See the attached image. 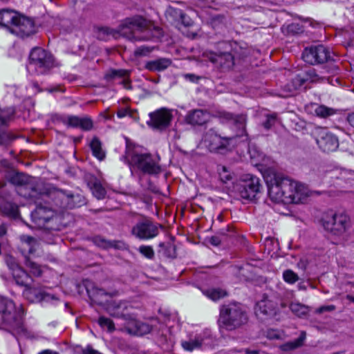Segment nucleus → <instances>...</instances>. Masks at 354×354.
<instances>
[{
    "label": "nucleus",
    "instance_id": "obj_1",
    "mask_svg": "<svg viewBox=\"0 0 354 354\" xmlns=\"http://www.w3.org/2000/svg\"><path fill=\"white\" fill-rule=\"evenodd\" d=\"M271 201L277 203H300L307 198L306 187L296 181L276 172L265 176Z\"/></svg>",
    "mask_w": 354,
    "mask_h": 354
},
{
    "label": "nucleus",
    "instance_id": "obj_2",
    "mask_svg": "<svg viewBox=\"0 0 354 354\" xmlns=\"http://www.w3.org/2000/svg\"><path fill=\"white\" fill-rule=\"evenodd\" d=\"M117 33L129 39L149 40L162 35V29L140 16L124 20Z\"/></svg>",
    "mask_w": 354,
    "mask_h": 354
},
{
    "label": "nucleus",
    "instance_id": "obj_3",
    "mask_svg": "<svg viewBox=\"0 0 354 354\" xmlns=\"http://www.w3.org/2000/svg\"><path fill=\"white\" fill-rule=\"evenodd\" d=\"M248 322V312L241 303L230 301L220 306L217 322L220 329L233 331L243 328Z\"/></svg>",
    "mask_w": 354,
    "mask_h": 354
},
{
    "label": "nucleus",
    "instance_id": "obj_4",
    "mask_svg": "<svg viewBox=\"0 0 354 354\" xmlns=\"http://www.w3.org/2000/svg\"><path fill=\"white\" fill-rule=\"evenodd\" d=\"M126 308V304L122 301H111L107 304L106 307L108 312L111 316L124 317L125 322L124 324V326L120 328V330L134 335H144L150 333L151 330V327L150 325L130 317H124L122 312L118 311L120 309L124 310Z\"/></svg>",
    "mask_w": 354,
    "mask_h": 354
},
{
    "label": "nucleus",
    "instance_id": "obj_5",
    "mask_svg": "<svg viewBox=\"0 0 354 354\" xmlns=\"http://www.w3.org/2000/svg\"><path fill=\"white\" fill-rule=\"evenodd\" d=\"M13 277L16 283L21 286L26 287L24 292V295L32 301H58L54 295H50L43 290H38L30 286L32 279L29 274L21 267L17 268L12 271Z\"/></svg>",
    "mask_w": 354,
    "mask_h": 354
},
{
    "label": "nucleus",
    "instance_id": "obj_6",
    "mask_svg": "<svg viewBox=\"0 0 354 354\" xmlns=\"http://www.w3.org/2000/svg\"><path fill=\"white\" fill-rule=\"evenodd\" d=\"M125 159L130 165L137 167L145 174L158 175L162 171L159 158H155L151 153H137L129 149L125 153Z\"/></svg>",
    "mask_w": 354,
    "mask_h": 354
},
{
    "label": "nucleus",
    "instance_id": "obj_7",
    "mask_svg": "<svg viewBox=\"0 0 354 354\" xmlns=\"http://www.w3.org/2000/svg\"><path fill=\"white\" fill-rule=\"evenodd\" d=\"M287 307L286 301L279 295H268L264 294L261 300L257 302L255 313L257 316L275 317L281 310Z\"/></svg>",
    "mask_w": 354,
    "mask_h": 354
},
{
    "label": "nucleus",
    "instance_id": "obj_8",
    "mask_svg": "<svg viewBox=\"0 0 354 354\" xmlns=\"http://www.w3.org/2000/svg\"><path fill=\"white\" fill-rule=\"evenodd\" d=\"M302 59L311 65L320 64L330 61L331 53L328 48L323 45L314 46L304 49Z\"/></svg>",
    "mask_w": 354,
    "mask_h": 354
},
{
    "label": "nucleus",
    "instance_id": "obj_9",
    "mask_svg": "<svg viewBox=\"0 0 354 354\" xmlns=\"http://www.w3.org/2000/svg\"><path fill=\"white\" fill-rule=\"evenodd\" d=\"M314 135L319 148L324 152L335 151L338 148L339 140L337 137L326 128H317Z\"/></svg>",
    "mask_w": 354,
    "mask_h": 354
},
{
    "label": "nucleus",
    "instance_id": "obj_10",
    "mask_svg": "<svg viewBox=\"0 0 354 354\" xmlns=\"http://www.w3.org/2000/svg\"><path fill=\"white\" fill-rule=\"evenodd\" d=\"M349 225V218L345 214H335L323 218V226L327 231L335 235L346 232Z\"/></svg>",
    "mask_w": 354,
    "mask_h": 354
},
{
    "label": "nucleus",
    "instance_id": "obj_11",
    "mask_svg": "<svg viewBox=\"0 0 354 354\" xmlns=\"http://www.w3.org/2000/svg\"><path fill=\"white\" fill-rule=\"evenodd\" d=\"M149 127L158 131H165L168 129L173 119L172 112L167 108H161L149 113Z\"/></svg>",
    "mask_w": 354,
    "mask_h": 354
},
{
    "label": "nucleus",
    "instance_id": "obj_12",
    "mask_svg": "<svg viewBox=\"0 0 354 354\" xmlns=\"http://www.w3.org/2000/svg\"><path fill=\"white\" fill-rule=\"evenodd\" d=\"M203 56L221 71H230L234 65V57L228 52L207 51Z\"/></svg>",
    "mask_w": 354,
    "mask_h": 354
},
{
    "label": "nucleus",
    "instance_id": "obj_13",
    "mask_svg": "<svg viewBox=\"0 0 354 354\" xmlns=\"http://www.w3.org/2000/svg\"><path fill=\"white\" fill-rule=\"evenodd\" d=\"M260 187L259 178L251 174H246L241 180L239 192L243 198L252 200L259 192Z\"/></svg>",
    "mask_w": 354,
    "mask_h": 354
},
{
    "label": "nucleus",
    "instance_id": "obj_14",
    "mask_svg": "<svg viewBox=\"0 0 354 354\" xmlns=\"http://www.w3.org/2000/svg\"><path fill=\"white\" fill-rule=\"evenodd\" d=\"M133 235L140 239H150L159 233L158 226L150 220H143L137 223L132 228Z\"/></svg>",
    "mask_w": 354,
    "mask_h": 354
},
{
    "label": "nucleus",
    "instance_id": "obj_15",
    "mask_svg": "<svg viewBox=\"0 0 354 354\" xmlns=\"http://www.w3.org/2000/svg\"><path fill=\"white\" fill-rule=\"evenodd\" d=\"M30 64L35 68L46 70L53 65V58L51 54L41 48H34L29 55Z\"/></svg>",
    "mask_w": 354,
    "mask_h": 354
},
{
    "label": "nucleus",
    "instance_id": "obj_16",
    "mask_svg": "<svg viewBox=\"0 0 354 354\" xmlns=\"http://www.w3.org/2000/svg\"><path fill=\"white\" fill-rule=\"evenodd\" d=\"M11 32L21 37H29L36 32L35 22L31 18L19 14Z\"/></svg>",
    "mask_w": 354,
    "mask_h": 354
},
{
    "label": "nucleus",
    "instance_id": "obj_17",
    "mask_svg": "<svg viewBox=\"0 0 354 354\" xmlns=\"http://www.w3.org/2000/svg\"><path fill=\"white\" fill-rule=\"evenodd\" d=\"M0 315L2 320L12 328H15L20 324L16 317L14 304L11 301L0 299Z\"/></svg>",
    "mask_w": 354,
    "mask_h": 354
},
{
    "label": "nucleus",
    "instance_id": "obj_18",
    "mask_svg": "<svg viewBox=\"0 0 354 354\" xmlns=\"http://www.w3.org/2000/svg\"><path fill=\"white\" fill-rule=\"evenodd\" d=\"M233 138L221 137L210 129L205 136V142L211 151H218L227 148Z\"/></svg>",
    "mask_w": 354,
    "mask_h": 354
},
{
    "label": "nucleus",
    "instance_id": "obj_19",
    "mask_svg": "<svg viewBox=\"0 0 354 354\" xmlns=\"http://www.w3.org/2000/svg\"><path fill=\"white\" fill-rule=\"evenodd\" d=\"M210 120L209 113L203 109H194L187 112L185 117L187 124L192 126H203Z\"/></svg>",
    "mask_w": 354,
    "mask_h": 354
},
{
    "label": "nucleus",
    "instance_id": "obj_20",
    "mask_svg": "<svg viewBox=\"0 0 354 354\" xmlns=\"http://www.w3.org/2000/svg\"><path fill=\"white\" fill-rule=\"evenodd\" d=\"M54 202L61 209H72L75 206V196L70 192L57 190L53 194Z\"/></svg>",
    "mask_w": 354,
    "mask_h": 354
},
{
    "label": "nucleus",
    "instance_id": "obj_21",
    "mask_svg": "<svg viewBox=\"0 0 354 354\" xmlns=\"http://www.w3.org/2000/svg\"><path fill=\"white\" fill-rule=\"evenodd\" d=\"M53 216V212L41 206L37 208L32 212L31 217L33 222L39 227H48L46 224L50 221Z\"/></svg>",
    "mask_w": 354,
    "mask_h": 354
},
{
    "label": "nucleus",
    "instance_id": "obj_22",
    "mask_svg": "<svg viewBox=\"0 0 354 354\" xmlns=\"http://www.w3.org/2000/svg\"><path fill=\"white\" fill-rule=\"evenodd\" d=\"M92 242L94 245L104 250L114 248L117 250H124L127 245L124 241L121 240H109L100 235L93 236Z\"/></svg>",
    "mask_w": 354,
    "mask_h": 354
},
{
    "label": "nucleus",
    "instance_id": "obj_23",
    "mask_svg": "<svg viewBox=\"0 0 354 354\" xmlns=\"http://www.w3.org/2000/svg\"><path fill=\"white\" fill-rule=\"evenodd\" d=\"M131 71L125 69L111 70L109 76L111 78L119 80V83L122 84L124 88L127 90L132 88L131 81L130 80Z\"/></svg>",
    "mask_w": 354,
    "mask_h": 354
},
{
    "label": "nucleus",
    "instance_id": "obj_24",
    "mask_svg": "<svg viewBox=\"0 0 354 354\" xmlns=\"http://www.w3.org/2000/svg\"><path fill=\"white\" fill-rule=\"evenodd\" d=\"M171 64V60L168 58H159L148 61L145 64V68L151 72H160L165 71Z\"/></svg>",
    "mask_w": 354,
    "mask_h": 354
},
{
    "label": "nucleus",
    "instance_id": "obj_25",
    "mask_svg": "<svg viewBox=\"0 0 354 354\" xmlns=\"http://www.w3.org/2000/svg\"><path fill=\"white\" fill-rule=\"evenodd\" d=\"M90 149L92 155L99 161H103L106 157V151L102 142L97 137H93L90 141Z\"/></svg>",
    "mask_w": 354,
    "mask_h": 354
},
{
    "label": "nucleus",
    "instance_id": "obj_26",
    "mask_svg": "<svg viewBox=\"0 0 354 354\" xmlns=\"http://www.w3.org/2000/svg\"><path fill=\"white\" fill-rule=\"evenodd\" d=\"M325 76L319 75L314 69L309 70L305 73V77L297 75L294 82L299 86H302L306 82H322L326 80Z\"/></svg>",
    "mask_w": 354,
    "mask_h": 354
},
{
    "label": "nucleus",
    "instance_id": "obj_27",
    "mask_svg": "<svg viewBox=\"0 0 354 354\" xmlns=\"http://www.w3.org/2000/svg\"><path fill=\"white\" fill-rule=\"evenodd\" d=\"M19 13L11 10L0 11V25L11 29L15 26Z\"/></svg>",
    "mask_w": 354,
    "mask_h": 354
},
{
    "label": "nucleus",
    "instance_id": "obj_28",
    "mask_svg": "<svg viewBox=\"0 0 354 354\" xmlns=\"http://www.w3.org/2000/svg\"><path fill=\"white\" fill-rule=\"evenodd\" d=\"M306 338V332L301 331L299 337L297 339H296L293 341H290V342H286L283 344H281L279 346V348L283 352L292 351L304 346Z\"/></svg>",
    "mask_w": 354,
    "mask_h": 354
},
{
    "label": "nucleus",
    "instance_id": "obj_29",
    "mask_svg": "<svg viewBox=\"0 0 354 354\" xmlns=\"http://www.w3.org/2000/svg\"><path fill=\"white\" fill-rule=\"evenodd\" d=\"M34 179L35 178L31 176L19 172L13 173L9 177V181L12 184L16 186H28L29 188L32 190H35V189L30 186V183H31Z\"/></svg>",
    "mask_w": 354,
    "mask_h": 354
},
{
    "label": "nucleus",
    "instance_id": "obj_30",
    "mask_svg": "<svg viewBox=\"0 0 354 354\" xmlns=\"http://www.w3.org/2000/svg\"><path fill=\"white\" fill-rule=\"evenodd\" d=\"M64 124L71 127H80L84 130L88 129V120L77 116H67L62 119Z\"/></svg>",
    "mask_w": 354,
    "mask_h": 354
},
{
    "label": "nucleus",
    "instance_id": "obj_31",
    "mask_svg": "<svg viewBox=\"0 0 354 354\" xmlns=\"http://www.w3.org/2000/svg\"><path fill=\"white\" fill-rule=\"evenodd\" d=\"M203 293L214 301H216L224 298L228 295L225 290L220 288L204 290Z\"/></svg>",
    "mask_w": 354,
    "mask_h": 354
},
{
    "label": "nucleus",
    "instance_id": "obj_32",
    "mask_svg": "<svg viewBox=\"0 0 354 354\" xmlns=\"http://www.w3.org/2000/svg\"><path fill=\"white\" fill-rule=\"evenodd\" d=\"M93 196L97 200L105 198L106 190L102 181L95 180L91 187Z\"/></svg>",
    "mask_w": 354,
    "mask_h": 354
},
{
    "label": "nucleus",
    "instance_id": "obj_33",
    "mask_svg": "<svg viewBox=\"0 0 354 354\" xmlns=\"http://www.w3.org/2000/svg\"><path fill=\"white\" fill-rule=\"evenodd\" d=\"M108 294L102 289L93 288L92 295H90V299L92 302L102 305L107 301Z\"/></svg>",
    "mask_w": 354,
    "mask_h": 354
},
{
    "label": "nucleus",
    "instance_id": "obj_34",
    "mask_svg": "<svg viewBox=\"0 0 354 354\" xmlns=\"http://www.w3.org/2000/svg\"><path fill=\"white\" fill-rule=\"evenodd\" d=\"M290 309L294 315L299 317H304L309 313L308 307L300 303H292L290 305Z\"/></svg>",
    "mask_w": 354,
    "mask_h": 354
},
{
    "label": "nucleus",
    "instance_id": "obj_35",
    "mask_svg": "<svg viewBox=\"0 0 354 354\" xmlns=\"http://www.w3.org/2000/svg\"><path fill=\"white\" fill-rule=\"evenodd\" d=\"M315 113L319 118H326L335 115L337 113V110L324 105H319L315 109Z\"/></svg>",
    "mask_w": 354,
    "mask_h": 354
},
{
    "label": "nucleus",
    "instance_id": "obj_36",
    "mask_svg": "<svg viewBox=\"0 0 354 354\" xmlns=\"http://www.w3.org/2000/svg\"><path fill=\"white\" fill-rule=\"evenodd\" d=\"M283 279L289 284H294L299 280L298 274L290 269H287L283 272Z\"/></svg>",
    "mask_w": 354,
    "mask_h": 354
},
{
    "label": "nucleus",
    "instance_id": "obj_37",
    "mask_svg": "<svg viewBox=\"0 0 354 354\" xmlns=\"http://www.w3.org/2000/svg\"><path fill=\"white\" fill-rule=\"evenodd\" d=\"M217 171L218 173L221 180L223 183L232 180V174L227 169L226 167L223 165H218L217 167Z\"/></svg>",
    "mask_w": 354,
    "mask_h": 354
},
{
    "label": "nucleus",
    "instance_id": "obj_38",
    "mask_svg": "<svg viewBox=\"0 0 354 354\" xmlns=\"http://www.w3.org/2000/svg\"><path fill=\"white\" fill-rule=\"evenodd\" d=\"M98 324L102 328H106L109 333H113L115 330L113 322L109 318L100 317L98 319Z\"/></svg>",
    "mask_w": 354,
    "mask_h": 354
},
{
    "label": "nucleus",
    "instance_id": "obj_39",
    "mask_svg": "<svg viewBox=\"0 0 354 354\" xmlns=\"http://www.w3.org/2000/svg\"><path fill=\"white\" fill-rule=\"evenodd\" d=\"M117 116L120 118L129 116L133 119L137 118V111L136 110L131 109L129 107L120 108L117 111Z\"/></svg>",
    "mask_w": 354,
    "mask_h": 354
},
{
    "label": "nucleus",
    "instance_id": "obj_40",
    "mask_svg": "<svg viewBox=\"0 0 354 354\" xmlns=\"http://www.w3.org/2000/svg\"><path fill=\"white\" fill-rule=\"evenodd\" d=\"M138 252L145 257L148 259H153L155 257V252L150 245H140L138 248Z\"/></svg>",
    "mask_w": 354,
    "mask_h": 354
},
{
    "label": "nucleus",
    "instance_id": "obj_41",
    "mask_svg": "<svg viewBox=\"0 0 354 354\" xmlns=\"http://www.w3.org/2000/svg\"><path fill=\"white\" fill-rule=\"evenodd\" d=\"M202 345V340L195 339L190 341L183 342L182 346L185 350L192 351L196 348H198Z\"/></svg>",
    "mask_w": 354,
    "mask_h": 354
},
{
    "label": "nucleus",
    "instance_id": "obj_42",
    "mask_svg": "<svg viewBox=\"0 0 354 354\" xmlns=\"http://www.w3.org/2000/svg\"><path fill=\"white\" fill-rule=\"evenodd\" d=\"M236 125L242 129L243 133L245 134V127L247 122V115L245 114L234 115V119L232 120Z\"/></svg>",
    "mask_w": 354,
    "mask_h": 354
},
{
    "label": "nucleus",
    "instance_id": "obj_43",
    "mask_svg": "<svg viewBox=\"0 0 354 354\" xmlns=\"http://www.w3.org/2000/svg\"><path fill=\"white\" fill-rule=\"evenodd\" d=\"M214 116L222 122H232L234 119V114L226 111H217L215 112Z\"/></svg>",
    "mask_w": 354,
    "mask_h": 354
},
{
    "label": "nucleus",
    "instance_id": "obj_44",
    "mask_svg": "<svg viewBox=\"0 0 354 354\" xmlns=\"http://www.w3.org/2000/svg\"><path fill=\"white\" fill-rule=\"evenodd\" d=\"M115 33L108 28H100L97 29V38L101 40H106L111 35L116 37Z\"/></svg>",
    "mask_w": 354,
    "mask_h": 354
},
{
    "label": "nucleus",
    "instance_id": "obj_45",
    "mask_svg": "<svg viewBox=\"0 0 354 354\" xmlns=\"http://www.w3.org/2000/svg\"><path fill=\"white\" fill-rule=\"evenodd\" d=\"M26 266L30 270V272L35 276H40L41 274V270L39 266L32 261H31L29 258H26Z\"/></svg>",
    "mask_w": 354,
    "mask_h": 354
},
{
    "label": "nucleus",
    "instance_id": "obj_46",
    "mask_svg": "<svg viewBox=\"0 0 354 354\" xmlns=\"http://www.w3.org/2000/svg\"><path fill=\"white\" fill-rule=\"evenodd\" d=\"M277 120V114L274 113L266 115V120L263 122V127L268 130L271 129L276 123Z\"/></svg>",
    "mask_w": 354,
    "mask_h": 354
},
{
    "label": "nucleus",
    "instance_id": "obj_47",
    "mask_svg": "<svg viewBox=\"0 0 354 354\" xmlns=\"http://www.w3.org/2000/svg\"><path fill=\"white\" fill-rule=\"evenodd\" d=\"M266 337L269 339H281V333L275 329H268L265 332Z\"/></svg>",
    "mask_w": 354,
    "mask_h": 354
},
{
    "label": "nucleus",
    "instance_id": "obj_48",
    "mask_svg": "<svg viewBox=\"0 0 354 354\" xmlns=\"http://www.w3.org/2000/svg\"><path fill=\"white\" fill-rule=\"evenodd\" d=\"M21 240L22 242H24L25 243H27L28 245H30V248H29V252H32L33 247L37 243L36 239L35 238L32 237V236H30L23 235L21 237Z\"/></svg>",
    "mask_w": 354,
    "mask_h": 354
},
{
    "label": "nucleus",
    "instance_id": "obj_49",
    "mask_svg": "<svg viewBox=\"0 0 354 354\" xmlns=\"http://www.w3.org/2000/svg\"><path fill=\"white\" fill-rule=\"evenodd\" d=\"M4 212L7 214L15 216L17 214V207L12 204L5 205Z\"/></svg>",
    "mask_w": 354,
    "mask_h": 354
},
{
    "label": "nucleus",
    "instance_id": "obj_50",
    "mask_svg": "<svg viewBox=\"0 0 354 354\" xmlns=\"http://www.w3.org/2000/svg\"><path fill=\"white\" fill-rule=\"evenodd\" d=\"M151 50H152V48H151L149 47L140 46L135 50V54L136 55H140V56L146 55L149 54V53H151Z\"/></svg>",
    "mask_w": 354,
    "mask_h": 354
},
{
    "label": "nucleus",
    "instance_id": "obj_51",
    "mask_svg": "<svg viewBox=\"0 0 354 354\" xmlns=\"http://www.w3.org/2000/svg\"><path fill=\"white\" fill-rule=\"evenodd\" d=\"M12 140V136L7 133H0V145H8Z\"/></svg>",
    "mask_w": 354,
    "mask_h": 354
},
{
    "label": "nucleus",
    "instance_id": "obj_52",
    "mask_svg": "<svg viewBox=\"0 0 354 354\" xmlns=\"http://www.w3.org/2000/svg\"><path fill=\"white\" fill-rule=\"evenodd\" d=\"M6 262L7 265L8 266V267L12 271H14L15 269H16L17 268H19L18 264L16 263L15 259L10 256H7L6 257Z\"/></svg>",
    "mask_w": 354,
    "mask_h": 354
},
{
    "label": "nucleus",
    "instance_id": "obj_53",
    "mask_svg": "<svg viewBox=\"0 0 354 354\" xmlns=\"http://www.w3.org/2000/svg\"><path fill=\"white\" fill-rule=\"evenodd\" d=\"M336 309L335 306L334 305H328V306H322L318 308L316 310V313L322 314L326 311H333Z\"/></svg>",
    "mask_w": 354,
    "mask_h": 354
},
{
    "label": "nucleus",
    "instance_id": "obj_54",
    "mask_svg": "<svg viewBox=\"0 0 354 354\" xmlns=\"http://www.w3.org/2000/svg\"><path fill=\"white\" fill-rule=\"evenodd\" d=\"M185 79L189 80V81H191L192 82H196L201 79L200 77L196 76L194 74H191V73L185 74Z\"/></svg>",
    "mask_w": 354,
    "mask_h": 354
},
{
    "label": "nucleus",
    "instance_id": "obj_55",
    "mask_svg": "<svg viewBox=\"0 0 354 354\" xmlns=\"http://www.w3.org/2000/svg\"><path fill=\"white\" fill-rule=\"evenodd\" d=\"M307 265H308L307 261L304 260V259H300L299 261L297 263V267L302 270H306Z\"/></svg>",
    "mask_w": 354,
    "mask_h": 354
},
{
    "label": "nucleus",
    "instance_id": "obj_56",
    "mask_svg": "<svg viewBox=\"0 0 354 354\" xmlns=\"http://www.w3.org/2000/svg\"><path fill=\"white\" fill-rule=\"evenodd\" d=\"M210 243L214 245H218L221 243V240L218 236H212L210 239Z\"/></svg>",
    "mask_w": 354,
    "mask_h": 354
},
{
    "label": "nucleus",
    "instance_id": "obj_57",
    "mask_svg": "<svg viewBox=\"0 0 354 354\" xmlns=\"http://www.w3.org/2000/svg\"><path fill=\"white\" fill-rule=\"evenodd\" d=\"M347 121L351 126L354 127V112L348 115Z\"/></svg>",
    "mask_w": 354,
    "mask_h": 354
},
{
    "label": "nucleus",
    "instance_id": "obj_58",
    "mask_svg": "<svg viewBox=\"0 0 354 354\" xmlns=\"http://www.w3.org/2000/svg\"><path fill=\"white\" fill-rule=\"evenodd\" d=\"M6 233V227L4 225H0V236H3Z\"/></svg>",
    "mask_w": 354,
    "mask_h": 354
},
{
    "label": "nucleus",
    "instance_id": "obj_59",
    "mask_svg": "<svg viewBox=\"0 0 354 354\" xmlns=\"http://www.w3.org/2000/svg\"><path fill=\"white\" fill-rule=\"evenodd\" d=\"M39 354H59V353L55 351H51V350H44V351L39 353Z\"/></svg>",
    "mask_w": 354,
    "mask_h": 354
},
{
    "label": "nucleus",
    "instance_id": "obj_60",
    "mask_svg": "<svg viewBox=\"0 0 354 354\" xmlns=\"http://www.w3.org/2000/svg\"><path fill=\"white\" fill-rule=\"evenodd\" d=\"M7 119L0 115V126L5 125L6 124Z\"/></svg>",
    "mask_w": 354,
    "mask_h": 354
},
{
    "label": "nucleus",
    "instance_id": "obj_61",
    "mask_svg": "<svg viewBox=\"0 0 354 354\" xmlns=\"http://www.w3.org/2000/svg\"><path fill=\"white\" fill-rule=\"evenodd\" d=\"M245 352L246 354H259V352L256 350L251 351L250 349H246Z\"/></svg>",
    "mask_w": 354,
    "mask_h": 354
},
{
    "label": "nucleus",
    "instance_id": "obj_62",
    "mask_svg": "<svg viewBox=\"0 0 354 354\" xmlns=\"http://www.w3.org/2000/svg\"><path fill=\"white\" fill-rule=\"evenodd\" d=\"M346 299L348 300H349L350 301L354 303V296H352V295H346Z\"/></svg>",
    "mask_w": 354,
    "mask_h": 354
},
{
    "label": "nucleus",
    "instance_id": "obj_63",
    "mask_svg": "<svg viewBox=\"0 0 354 354\" xmlns=\"http://www.w3.org/2000/svg\"><path fill=\"white\" fill-rule=\"evenodd\" d=\"M90 354H102V353L96 350L90 348Z\"/></svg>",
    "mask_w": 354,
    "mask_h": 354
},
{
    "label": "nucleus",
    "instance_id": "obj_64",
    "mask_svg": "<svg viewBox=\"0 0 354 354\" xmlns=\"http://www.w3.org/2000/svg\"><path fill=\"white\" fill-rule=\"evenodd\" d=\"M83 354H88V348H86V349L83 350Z\"/></svg>",
    "mask_w": 354,
    "mask_h": 354
}]
</instances>
